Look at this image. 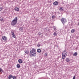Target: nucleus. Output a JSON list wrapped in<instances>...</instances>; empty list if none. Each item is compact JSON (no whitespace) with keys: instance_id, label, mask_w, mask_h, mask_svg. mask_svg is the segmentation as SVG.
I'll return each instance as SVG.
<instances>
[{"instance_id":"nucleus-16","label":"nucleus","mask_w":79,"mask_h":79,"mask_svg":"<svg viewBox=\"0 0 79 79\" xmlns=\"http://www.w3.org/2000/svg\"><path fill=\"white\" fill-rule=\"evenodd\" d=\"M12 77H13V76H12V75H9V77H8L9 79H11V78H12Z\"/></svg>"},{"instance_id":"nucleus-25","label":"nucleus","mask_w":79,"mask_h":79,"mask_svg":"<svg viewBox=\"0 0 79 79\" xmlns=\"http://www.w3.org/2000/svg\"><path fill=\"white\" fill-rule=\"evenodd\" d=\"M48 55V54L47 53H45V54H44V56H47Z\"/></svg>"},{"instance_id":"nucleus-14","label":"nucleus","mask_w":79,"mask_h":79,"mask_svg":"<svg viewBox=\"0 0 79 79\" xmlns=\"http://www.w3.org/2000/svg\"><path fill=\"white\" fill-rule=\"evenodd\" d=\"M53 35H54V36H57V33L54 32V33L53 34Z\"/></svg>"},{"instance_id":"nucleus-30","label":"nucleus","mask_w":79,"mask_h":79,"mask_svg":"<svg viewBox=\"0 0 79 79\" xmlns=\"http://www.w3.org/2000/svg\"><path fill=\"white\" fill-rule=\"evenodd\" d=\"M73 79H76V77H75V76H73Z\"/></svg>"},{"instance_id":"nucleus-17","label":"nucleus","mask_w":79,"mask_h":79,"mask_svg":"<svg viewBox=\"0 0 79 79\" xmlns=\"http://www.w3.org/2000/svg\"><path fill=\"white\" fill-rule=\"evenodd\" d=\"M17 67L18 68H20V65L19 64H17L16 65Z\"/></svg>"},{"instance_id":"nucleus-19","label":"nucleus","mask_w":79,"mask_h":79,"mask_svg":"<svg viewBox=\"0 0 79 79\" xmlns=\"http://www.w3.org/2000/svg\"><path fill=\"white\" fill-rule=\"evenodd\" d=\"M60 11H63V8L62 7H60Z\"/></svg>"},{"instance_id":"nucleus-21","label":"nucleus","mask_w":79,"mask_h":79,"mask_svg":"<svg viewBox=\"0 0 79 79\" xmlns=\"http://www.w3.org/2000/svg\"><path fill=\"white\" fill-rule=\"evenodd\" d=\"M75 30L74 29H73L72 30H71V32L72 33H73V32H74L75 31Z\"/></svg>"},{"instance_id":"nucleus-8","label":"nucleus","mask_w":79,"mask_h":79,"mask_svg":"<svg viewBox=\"0 0 79 79\" xmlns=\"http://www.w3.org/2000/svg\"><path fill=\"white\" fill-rule=\"evenodd\" d=\"M65 55H66L62 54V58L63 60H64V59L66 58V56H65Z\"/></svg>"},{"instance_id":"nucleus-9","label":"nucleus","mask_w":79,"mask_h":79,"mask_svg":"<svg viewBox=\"0 0 79 79\" xmlns=\"http://www.w3.org/2000/svg\"><path fill=\"white\" fill-rule=\"evenodd\" d=\"M15 11H19V9L18 7H15Z\"/></svg>"},{"instance_id":"nucleus-3","label":"nucleus","mask_w":79,"mask_h":79,"mask_svg":"<svg viewBox=\"0 0 79 79\" xmlns=\"http://www.w3.org/2000/svg\"><path fill=\"white\" fill-rule=\"evenodd\" d=\"M61 21L63 23V24H64L66 22V20L65 19L62 18L61 19Z\"/></svg>"},{"instance_id":"nucleus-18","label":"nucleus","mask_w":79,"mask_h":79,"mask_svg":"<svg viewBox=\"0 0 79 79\" xmlns=\"http://www.w3.org/2000/svg\"><path fill=\"white\" fill-rule=\"evenodd\" d=\"M3 72V71L2 69L0 68V72L2 73Z\"/></svg>"},{"instance_id":"nucleus-31","label":"nucleus","mask_w":79,"mask_h":79,"mask_svg":"<svg viewBox=\"0 0 79 79\" xmlns=\"http://www.w3.org/2000/svg\"><path fill=\"white\" fill-rule=\"evenodd\" d=\"M37 46L38 47H40V44H38Z\"/></svg>"},{"instance_id":"nucleus-23","label":"nucleus","mask_w":79,"mask_h":79,"mask_svg":"<svg viewBox=\"0 0 79 79\" xmlns=\"http://www.w3.org/2000/svg\"><path fill=\"white\" fill-rule=\"evenodd\" d=\"M11 34L12 35H15V34L14 33V31H11Z\"/></svg>"},{"instance_id":"nucleus-26","label":"nucleus","mask_w":79,"mask_h":79,"mask_svg":"<svg viewBox=\"0 0 79 79\" xmlns=\"http://www.w3.org/2000/svg\"><path fill=\"white\" fill-rule=\"evenodd\" d=\"M48 30V28H45L44 29V31H47Z\"/></svg>"},{"instance_id":"nucleus-12","label":"nucleus","mask_w":79,"mask_h":79,"mask_svg":"<svg viewBox=\"0 0 79 79\" xmlns=\"http://www.w3.org/2000/svg\"><path fill=\"white\" fill-rule=\"evenodd\" d=\"M77 52H75L73 55V56H77Z\"/></svg>"},{"instance_id":"nucleus-24","label":"nucleus","mask_w":79,"mask_h":79,"mask_svg":"<svg viewBox=\"0 0 79 79\" xmlns=\"http://www.w3.org/2000/svg\"><path fill=\"white\" fill-rule=\"evenodd\" d=\"M12 36L14 37V38H16V36L14 35H12Z\"/></svg>"},{"instance_id":"nucleus-6","label":"nucleus","mask_w":79,"mask_h":79,"mask_svg":"<svg viewBox=\"0 0 79 79\" xmlns=\"http://www.w3.org/2000/svg\"><path fill=\"white\" fill-rule=\"evenodd\" d=\"M23 29H24V27H20L19 28V30L22 31L23 30Z\"/></svg>"},{"instance_id":"nucleus-10","label":"nucleus","mask_w":79,"mask_h":79,"mask_svg":"<svg viewBox=\"0 0 79 79\" xmlns=\"http://www.w3.org/2000/svg\"><path fill=\"white\" fill-rule=\"evenodd\" d=\"M66 61H67V62L69 63V62L70 61V60L69 58H66Z\"/></svg>"},{"instance_id":"nucleus-1","label":"nucleus","mask_w":79,"mask_h":79,"mask_svg":"<svg viewBox=\"0 0 79 79\" xmlns=\"http://www.w3.org/2000/svg\"><path fill=\"white\" fill-rule=\"evenodd\" d=\"M37 56V53H36V51L35 49L34 48L33 49L30 51L31 56Z\"/></svg>"},{"instance_id":"nucleus-15","label":"nucleus","mask_w":79,"mask_h":79,"mask_svg":"<svg viewBox=\"0 0 79 79\" xmlns=\"http://www.w3.org/2000/svg\"><path fill=\"white\" fill-rule=\"evenodd\" d=\"M53 29H54L55 31V32H56V27H55V26H54L53 27Z\"/></svg>"},{"instance_id":"nucleus-5","label":"nucleus","mask_w":79,"mask_h":79,"mask_svg":"<svg viewBox=\"0 0 79 79\" xmlns=\"http://www.w3.org/2000/svg\"><path fill=\"white\" fill-rule=\"evenodd\" d=\"M58 4V2L57 1H55L53 3V5H57Z\"/></svg>"},{"instance_id":"nucleus-32","label":"nucleus","mask_w":79,"mask_h":79,"mask_svg":"<svg viewBox=\"0 0 79 79\" xmlns=\"http://www.w3.org/2000/svg\"><path fill=\"white\" fill-rule=\"evenodd\" d=\"M78 26H79V23H78Z\"/></svg>"},{"instance_id":"nucleus-29","label":"nucleus","mask_w":79,"mask_h":79,"mask_svg":"<svg viewBox=\"0 0 79 79\" xmlns=\"http://www.w3.org/2000/svg\"><path fill=\"white\" fill-rule=\"evenodd\" d=\"M25 53H26L27 54V53H28V52L26 51H25Z\"/></svg>"},{"instance_id":"nucleus-20","label":"nucleus","mask_w":79,"mask_h":79,"mask_svg":"<svg viewBox=\"0 0 79 79\" xmlns=\"http://www.w3.org/2000/svg\"><path fill=\"white\" fill-rule=\"evenodd\" d=\"M12 78L13 79H16V77L15 76H12Z\"/></svg>"},{"instance_id":"nucleus-22","label":"nucleus","mask_w":79,"mask_h":79,"mask_svg":"<svg viewBox=\"0 0 79 79\" xmlns=\"http://www.w3.org/2000/svg\"><path fill=\"white\" fill-rule=\"evenodd\" d=\"M0 20L1 21H2V22L3 21V19L1 18H0Z\"/></svg>"},{"instance_id":"nucleus-7","label":"nucleus","mask_w":79,"mask_h":79,"mask_svg":"<svg viewBox=\"0 0 79 79\" xmlns=\"http://www.w3.org/2000/svg\"><path fill=\"white\" fill-rule=\"evenodd\" d=\"M18 62L19 63H23V61L21 59H20L18 60Z\"/></svg>"},{"instance_id":"nucleus-13","label":"nucleus","mask_w":79,"mask_h":79,"mask_svg":"<svg viewBox=\"0 0 79 79\" xmlns=\"http://www.w3.org/2000/svg\"><path fill=\"white\" fill-rule=\"evenodd\" d=\"M66 50H64L62 54H63L64 55H66Z\"/></svg>"},{"instance_id":"nucleus-4","label":"nucleus","mask_w":79,"mask_h":79,"mask_svg":"<svg viewBox=\"0 0 79 79\" xmlns=\"http://www.w3.org/2000/svg\"><path fill=\"white\" fill-rule=\"evenodd\" d=\"M2 39L3 40H7V38L5 36H2Z\"/></svg>"},{"instance_id":"nucleus-2","label":"nucleus","mask_w":79,"mask_h":79,"mask_svg":"<svg viewBox=\"0 0 79 79\" xmlns=\"http://www.w3.org/2000/svg\"><path fill=\"white\" fill-rule=\"evenodd\" d=\"M17 21H18V18L16 17L11 22V25L15 26V25H16L17 23Z\"/></svg>"},{"instance_id":"nucleus-27","label":"nucleus","mask_w":79,"mask_h":79,"mask_svg":"<svg viewBox=\"0 0 79 79\" xmlns=\"http://www.w3.org/2000/svg\"><path fill=\"white\" fill-rule=\"evenodd\" d=\"M54 17H55V16H54V15H53L52 16V19H53L54 18Z\"/></svg>"},{"instance_id":"nucleus-28","label":"nucleus","mask_w":79,"mask_h":79,"mask_svg":"<svg viewBox=\"0 0 79 79\" xmlns=\"http://www.w3.org/2000/svg\"><path fill=\"white\" fill-rule=\"evenodd\" d=\"M2 9H3V8H2V7H1L0 8V12L1 11V10H2Z\"/></svg>"},{"instance_id":"nucleus-11","label":"nucleus","mask_w":79,"mask_h":79,"mask_svg":"<svg viewBox=\"0 0 79 79\" xmlns=\"http://www.w3.org/2000/svg\"><path fill=\"white\" fill-rule=\"evenodd\" d=\"M37 52L38 53H40V52H41V50H40V49H37Z\"/></svg>"}]
</instances>
